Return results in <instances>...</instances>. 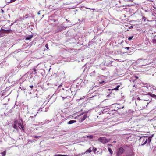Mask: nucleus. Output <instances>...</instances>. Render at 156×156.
Instances as JSON below:
<instances>
[{"instance_id":"nucleus-21","label":"nucleus","mask_w":156,"mask_h":156,"mask_svg":"<svg viewBox=\"0 0 156 156\" xmlns=\"http://www.w3.org/2000/svg\"><path fill=\"white\" fill-rule=\"evenodd\" d=\"M86 153L84 152V153H82V154H78V155H77L78 156H80V155H84L85 154V153Z\"/></svg>"},{"instance_id":"nucleus-46","label":"nucleus","mask_w":156,"mask_h":156,"mask_svg":"<svg viewBox=\"0 0 156 156\" xmlns=\"http://www.w3.org/2000/svg\"><path fill=\"white\" fill-rule=\"evenodd\" d=\"M116 142L115 141H114L113 142L114 143H115Z\"/></svg>"},{"instance_id":"nucleus-48","label":"nucleus","mask_w":156,"mask_h":156,"mask_svg":"<svg viewBox=\"0 0 156 156\" xmlns=\"http://www.w3.org/2000/svg\"><path fill=\"white\" fill-rule=\"evenodd\" d=\"M155 127H156V125H155Z\"/></svg>"},{"instance_id":"nucleus-25","label":"nucleus","mask_w":156,"mask_h":156,"mask_svg":"<svg viewBox=\"0 0 156 156\" xmlns=\"http://www.w3.org/2000/svg\"><path fill=\"white\" fill-rule=\"evenodd\" d=\"M45 47L47 48V49H48L49 48H48V44H46Z\"/></svg>"},{"instance_id":"nucleus-20","label":"nucleus","mask_w":156,"mask_h":156,"mask_svg":"<svg viewBox=\"0 0 156 156\" xmlns=\"http://www.w3.org/2000/svg\"><path fill=\"white\" fill-rule=\"evenodd\" d=\"M153 41L154 43H156V36H155L154 39L153 40Z\"/></svg>"},{"instance_id":"nucleus-8","label":"nucleus","mask_w":156,"mask_h":156,"mask_svg":"<svg viewBox=\"0 0 156 156\" xmlns=\"http://www.w3.org/2000/svg\"><path fill=\"white\" fill-rule=\"evenodd\" d=\"M94 148V147H90L89 149L86 150L85 153H90L93 151V149Z\"/></svg>"},{"instance_id":"nucleus-11","label":"nucleus","mask_w":156,"mask_h":156,"mask_svg":"<svg viewBox=\"0 0 156 156\" xmlns=\"http://www.w3.org/2000/svg\"><path fill=\"white\" fill-rule=\"evenodd\" d=\"M90 76L92 77H94L95 75V71H93L90 73Z\"/></svg>"},{"instance_id":"nucleus-45","label":"nucleus","mask_w":156,"mask_h":156,"mask_svg":"<svg viewBox=\"0 0 156 156\" xmlns=\"http://www.w3.org/2000/svg\"><path fill=\"white\" fill-rule=\"evenodd\" d=\"M123 107H122V108H123Z\"/></svg>"},{"instance_id":"nucleus-6","label":"nucleus","mask_w":156,"mask_h":156,"mask_svg":"<svg viewBox=\"0 0 156 156\" xmlns=\"http://www.w3.org/2000/svg\"><path fill=\"white\" fill-rule=\"evenodd\" d=\"M124 151V149L122 147H120L118 151L117 155L118 156H121V155L122 154Z\"/></svg>"},{"instance_id":"nucleus-23","label":"nucleus","mask_w":156,"mask_h":156,"mask_svg":"<svg viewBox=\"0 0 156 156\" xmlns=\"http://www.w3.org/2000/svg\"><path fill=\"white\" fill-rule=\"evenodd\" d=\"M61 27L62 28V30H64L66 28V27H63L62 25L61 26Z\"/></svg>"},{"instance_id":"nucleus-43","label":"nucleus","mask_w":156,"mask_h":156,"mask_svg":"<svg viewBox=\"0 0 156 156\" xmlns=\"http://www.w3.org/2000/svg\"><path fill=\"white\" fill-rule=\"evenodd\" d=\"M34 71H36V70L35 69H34Z\"/></svg>"},{"instance_id":"nucleus-40","label":"nucleus","mask_w":156,"mask_h":156,"mask_svg":"<svg viewBox=\"0 0 156 156\" xmlns=\"http://www.w3.org/2000/svg\"><path fill=\"white\" fill-rule=\"evenodd\" d=\"M108 145H109V146H112V144H109Z\"/></svg>"},{"instance_id":"nucleus-37","label":"nucleus","mask_w":156,"mask_h":156,"mask_svg":"<svg viewBox=\"0 0 156 156\" xmlns=\"http://www.w3.org/2000/svg\"><path fill=\"white\" fill-rule=\"evenodd\" d=\"M137 99L138 100H140V98L139 97H138L137 98Z\"/></svg>"},{"instance_id":"nucleus-14","label":"nucleus","mask_w":156,"mask_h":156,"mask_svg":"<svg viewBox=\"0 0 156 156\" xmlns=\"http://www.w3.org/2000/svg\"><path fill=\"white\" fill-rule=\"evenodd\" d=\"M6 151H4L1 153L2 156H5L6 155Z\"/></svg>"},{"instance_id":"nucleus-30","label":"nucleus","mask_w":156,"mask_h":156,"mask_svg":"<svg viewBox=\"0 0 156 156\" xmlns=\"http://www.w3.org/2000/svg\"><path fill=\"white\" fill-rule=\"evenodd\" d=\"M153 136V135H152L150 136H149V137H150V138H152V137Z\"/></svg>"},{"instance_id":"nucleus-17","label":"nucleus","mask_w":156,"mask_h":156,"mask_svg":"<svg viewBox=\"0 0 156 156\" xmlns=\"http://www.w3.org/2000/svg\"><path fill=\"white\" fill-rule=\"evenodd\" d=\"M19 125L20 126V127H19L20 128V127H21L22 129H23V125H21V123L19 124Z\"/></svg>"},{"instance_id":"nucleus-22","label":"nucleus","mask_w":156,"mask_h":156,"mask_svg":"<svg viewBox=\"0 0 156 156\" xmlns=\"http://www.w3.org/2000/svg\"><path fill=\"white\" fill-rule=\"evenodd\" d=\"M133 37V36H131V37H129L128 38V40H129V41L131 40L132 39Z\"/></svg>"},{"instance_id":"nucleus-35","label":"nucleus","mask_w":156,"mask_h":156,"mask_svg":"<svg viewBox=\"0 0 156 156\" xmlns=\"http://www.w3.org/2000/svg\"><path fill=\"white\" fill-rule=\"evenodd\" d=\"M119 87V85H118L117 87H116V88H117L118 89V88Z\"/></svg>"},{"instance_id":"nucleus-36","label":"nucleus","mask_w":156,"mask_h":156,"mask_svg":"<svg viewBox=\"0 0 156 156\" xmlns=\"http://www.w3.org/2000/svg\"><path fill=\"white\" fill-rule=\"evenodd\" d=\"M62 98L63 100H64L66 98H65L64 97H62Z\"/></svg>"},{"instance_id":"nucleus-33","label":"nucleus","mask_w":156,"mask_h":156,"mask_svg":"<svg viewBox=\"0 0 156 156\" xmlns=\"http://www.w3.org/2000/svg\"><path fill=\"white\" fill-rule=\"evenodd\" d=\"M40 11H39L38 12L37 14H38V15H40Z\"/></svg>"},{"instance_id":"nucleus-41","label":"nucleus","mask_w":156,"mask_h":156,"mask_svg":"<svg viewBox=\"0 0 156 156\" xmlns=\"http://www.w3.org/2000/svg\"><path fill=\"white\" fill-rule=\"evenodd\" d=\"M62 156H67V155H62Z\"/></svg>"},{"instance_id":"nucleus-13","label":"nucleus","mask_w":156,"mask_h":156,"mask_svg":"<svg viewBox=\"0 0 156 156\" xmlns=\"http://www.w3.org/2000/svg\"><path fill=\"white\" fill-rule=\"evenodd\" d=\"M13 127L16 130H18V127L15 124H14L13 125Z\"/></svg>"},{"instance_id":"nucleus-32","label":"nucleus","mask_w":156,"mask_h":156,"mask_svg":"<svg viewBox=\"0 0 156 156\" xmlns=\"http://www.w3.org/2000/svg\"><path fill=\"white\" fill-rule=\"evenodd\" d=\"M87 9H92V10H94L95 9H90V8H87Z\"/></svg>"},{"instance_id":"nucleus-15","label":"nucleus","mask_w":156,"mask_h":156,"mask_svg":"<svg viewBox=\"0 0 156 156\" xmlns=\"http://www.w3.org/2000/svg\"><path fill=\"white\" fill-rule=\"evenodd\" d=\"M136 77L135 76L134 77V79H132L130 80V81L132 82L133 83H134L136 81Z\"/></svg>"},{"instance_id":"nucleus-24","label":"nucleus","mask_w":156,"mask_h":156,"mask_svg":"<svg viewBox=\"0 0 156 156\" xmlns=\"http://www.w3.org/2000/svg\"><path fill=\"white\" fill-rule=\"evenodd\" d=\"M16 0H10V1L8 2V3H11V2H14Z\"/></svg>"},{"instance_id":"nucleus-28","label":"nucleus","mask_w":156,"mask_h":156,"mask_svg":"<svg viewBox=\"0 0 156 156\" xmlns=\"http://www.w3.org/2000/svg\"><path fill=\"white\" fill-rule=\"evenodd\" d=\"M125 49H126L127 50H129V47H126L125 48Z\"/></svg>"},{"instance_id":"nucleus-10","label":"nucleus","mask_w":156,"mask_h":156,"mask_svg":"<svg viewBox=\"0 0 156 156\" xmlns=\"http://www.w3.org/2000/svg\"><path fill=\"white\" fill-rule=\"evenodd\" d=\"M33 37V35H31L28 36L26 37V40H30Z\"/></svg>"},{"instance_id":"nucleus-31","label":"nucleus","mask_w":156,"mask_h":156,"mask_svg":"<svg viewBox=\"0 0 156 156\" xmlns=\"http://www.w3.org/2000/svg\"><path fill=\"white\" fill-rule=\"evenodd\" d=\"M30 87L31 89H32L33 87V85L30 86Z\"/></svg>"},{"instance_id":"nucleus-19","label":"nucleus","mask_w":156,"mask_h":156,"mask_svg":"<svg viewBox=\"0 0 156 156\" xmlns=\"http://www.w3.org/2000/svg\"><path fill=\"white\" fill-rule=\"evenodd\" d=\"M97 149L94 147V148H93V151H94V152L95 153V151H97Z\"/></svg>"},{"instance_id":"nucleus-42","label":"nucleus","mask_w":156,"mask_h":156,"mask_svg":"<svg viewBox=\"0 0 156 156\" xmlns=\"http://www.w3.org/2000/svg\"><path fill=\"white\" fill-rule=\"evenodd\" d=\"M133 87H135V84H134L133 85Z\"/></svg>"},{"instance_id":"nucleus-44","label":"nucleus","mask_w":156,"mask_h":156,"mask_svg":"<svg viewBox=\"0 0 156 156\" xmlns=\"http://www.w3.org/2000/svg\"><path fill=\"white\" fill-rule=\"evenodd\" d=\"M155 124H156V122H155V123H154Z\"/></svg>"},{"instance_id":"nucleus-29","label":"nucleus","mask_w":156,"mask_h":156,"mask_svg":"<svg viewBox=\"0 0 156 156\" xmlns=\"http://www.w3.org/2000/svg\"><path fill=\"white\" fill-rule=\"evenodd\" d=\"M40 136H34V137L35 138H38V137H40Z\"/></svg>"},{"instance_id":"nucleus-16","label":"nucleus","mask_w":156,"mask_h":156,"mask_svg":"<svg viewBox=\"0 0 156 156\" xmlns=\"http://www.w3.org/2000/svg\"><path fill=\"white\" fill-rule=\"evenodd\" d=\"M87 137L90 139H91L93 138V136L92 135H90L88 136H87Z\"/></svg>"},{"instance_id":"nucleus-26","label":"nucleus","mask_w":156,"mask_h":156,"mask_svg":"<svg viewBox=\"0 0 156 156\" xmlns=\"http://www.w3.org/2000/svg\"><path fill=\"white\" fill-rule=\"evenodd\" d=\"M113 90H118V89L117 88H114L113 89H112Z\"/></svg>"},{"instance_id":"nucleus-5","label":"nucleus","mask_w":156,"mask_h":156,"mask_svg":"<svg viewBox=\"0 0 156 156\" xmlns=\"http://www.w3.org/2000/svg\"><path fill=\"white\" fill-rule=\"evenodd\" d=\"M98 141L104 144L108 142L109 141V140L107 139L105 136H102L98 138Z\"/></svg>"},{"instance_id":"nucleus-12","label":"nucleus","mask_w":156,"mask_h":156,"mask_svg":"<svg viewBox=\"0 0 156 156\" xmlns=\"http://www.w3.org/2000/svg\"><path fill=\"white\" fill-rule=\"evenodd\" d=\"M108 150L109 152H110V153L111 154V155H112L113 153V151L110 148H108Z\"/></svg>"},{"instance_id":"nucleus-49","label":"nucleus","mask_w":156,"mask_h":156,"mask_svg":"<svg viewBox=\"0 0 156 156\" xmlns=\"http://www.w3.org/2000/svg\"><path fill=\"white\" fill-rule=\"evenodd\" d=\"M36 115H34V116H36Z\"/></svg>"},{"instance_id":"nucleus-2","label":"nucleus","mask_w":156,"mask_h":156,"mask_svg":"<svg viewBox=\"0 0 156 156\" xmlns=\"http://www.w3.org/2000/svg\"><path fill=\"white\" fill-rule=\"evenodd\" d=\"M137 89L140 92H146L147 91L148 88L147 87L144 85V84L141 83L137 84Z\"/></svg>"},{"instance_id":"nucleus-9","label":"nucleus","mask_w":156,"mask_h":156,"mask_svg":"<svg viewBox=\"0 0 156 156\" xmlns=\"http://www.w3.org/2000/svg\"><path fill=\"white\" fill-rule=\"evenodd\" d=\"M76 122V121L75 120H71L69 121L68 123V124H72L73 123H75Z\"/></svg>"},{"instance_id":"nucleus-1","label":"nucleus","mask_w":156,"mask_h":156,"mask_svg":"<svg viewBox=\"0 0 156 156\" xmlns=\"http://www.w3.org/2000/svg\"><path fill=\"white\" fill-rule=\"evenodd\" d=\"M137 133V136L139 137V145H145L147 141V136L138 135Z\"/></svg>"},{"instance_id":"nucleus-18","label":"nucleus","mask_w":156,"mask_h":156,"mask_svg":"<svg viewBox=\"0 0 156 156\" xmlns=\"http://www.w3.org/2000/svg\"><path fill=\"white\" fill-rule=\"evenodd\" d=\"M151 138H150V137H148V143H150V142H151Z\"/></svg>"},{"instance_id":"nucleus-38","label":"nucleus","mask_w":156,"mask_h":156,"mask_svg":"<svg viewBox=\"0 0 156 156\" xmlns=\"http://www.w3.org/2000/svg\"><path fill=\"white\" fill-rule=\"evenodd\" d=\"M153 8L156 9V7L154 6H153Z\"/></svg>"},{"instance_id":"nucleus-7","label":"nucleus","mask_w":156,"mask_h":156,"mask_svg":"<svg viewBox=\"0 0 156 156\" xmlns=\"http://www.w3.org/2000/svg\"><path fill=\"white\" fill-rule=\"evenodd\" d=\"M2 30L4 31L3 32V33H9L12 32V30L11 29L8 30H5L4 29H1V30Z\"/></svg>"},{"instance_id":"nucleus-39","label":"nucleus","mask_w":156,"mask_h":156,"mask_svg":"<svg viewBox=\"0 0 156 156\" xmlns=\"http://www.w3.org/2000/svg\"><path fill=\"white\" fill-rule=\"evenodd\" d=\"M154 97L155 98H156V95H154Z\"/></svg>"},{"instance_id":"nucleus-4","label":"nucleus","mask_w":156,"mask_h":156,"mask_svg":"<svg viewBox=\"0 0 156 156\" xmlns=\"http://www.w3.org/2000/svg\"><path fill=\"white\" fill-rule=\"evenodd\" d=\"M83 114V113L78 115L77 117H76L75 119H76L77 118L79 120V122H82L85 120L87 117L86 114L82 115Z\"/></svg>"},{"instance_id":"nucleus-34","label":"nucleus","mask_w":156,"mask_h":156,"mask_svg":"<svg viewBox=\"0 0 156 156\" xmlns=\"http://www.w3.org/2000/svg\"><path fill=\"white\" fill-rule=\"evenodd\" d=\"M1 11L2 13H4V10L2 9H1Z\"/></svg>"},{"instance_id":"nucleus-27","label":"nucleus","mask_w":156,"mask_h":156,"mask_svg":"<svg viewBox=\"0 0 156 156\" xmlns=\"http://www.w3.org/2000/svg\"><path fill=\"white\" fill-rule=\"evenodd\" d=\"M55 156H62V155L58 154V155H55Z\"/></svg>"},{"instance_id":"nucleus-47","label":"nucleus","mask_w":156,"mask_h":156,"mask_svg":"<svg viewBox=\"0 0 156 156\" xmlns=\"http://www.w3.org/2000/svg\"><path fill=\"white\" fill-rule=\"evenodd\" d=\"M137 79H138V77L137 76Z\"/></svg>"},{"instance_id":"nucleus-3","label":"nucleus","mask_w":156,"mask_h":156,"mask_svg":"<svg viewBox=\"0 0 156 156\" xmlns=\"http://www.w3.org/2000/svg\"><path fill=\"white\" fill-rule=\"evenodd\" d=\"M147 60L145 59H139L137 60V64L139 66H142L147 64Z\"/></svg>"}]
</instances>
